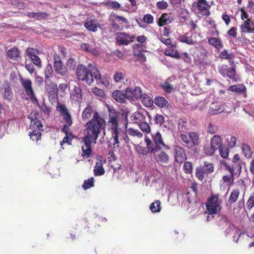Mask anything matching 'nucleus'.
<instances>
[{
  "label": "nucleus",
  "instance_id": "c03bdc74",
  "mask_svg": "<svg viewBox=\"0 0 254 254\" xmlns=\"http://www.w3.org/2000/svg\"><path fill=\"white\" fill-rule=\"evenodd\" d=\"M160 205V201L159 200H156L155 202L151 203L149 206L150 209L153 213L159 212L161 209Z\"/></svg>",
  "mask_w": 254,
  "mask_h": 254
},
{
  "label": "nucleus",
  "instance_id": "5fc2aeb1",
  "mask_svg": "<svg viewBox=\"0 0 254 254\" xmlns=\"http://www.w3.org/2000/svg\"><path fill=\"white\" fill-rule=\"evenodd\" d=\"M196 177L200 181H202L204 178L206 174L203 171L200 167H197L195 171Z\"/></svg>",
  "mask_w": 254,
  "mask_h": 254
},
{
  "label": "nucleus",
  "instance_id": "aec40b11",
  "mask_svg": "<svg viewBox=\"0 0 254 254\" xmlns=\"http://www.w3.org/2000/svg\"><path fill=\"white\" fill-rule=\"evenodd\" d=\"M156 162L158 164H166L169 160V155L164 151H161L154 157Z\"/></svg>",
  "mask_w": 254,
  "mask_h": 254
},
{
  "label": "nucleus",
  "instance_id": "f03ea898",
  "mask_svg": "<svg viewBox=\"0 0 254 254\" xmlns=\"http://www.w3.org/2000/svg\"><path fill=\"white\" fill-rule=\"evenodd\" d=\"M76 73L78 80L86 81L88 85L91 84L96 80H99L106 87L109 85V79L106 77H101L98 68L93 65L89 64L88 67L82 64L78 65Z\"/></svg>",
  "mask_w": 254,
  "mask_h": 254
},
{
  "label": "nucleus",
  "instance_id": "3c124183",
  "mask_svg": "<svg viewBox=\"0 0 254 254\" xmlns=\"http://www.w3.org/2000/svg\"><path fill=\"white\" fill-rule=\"evenodd\" d=\"M94 178L92 177L87 180H85L83 184L82 185V188L84 190H87L93 187L94 185Z\"/></svg>",
  "mask_w": 254,
  "mask_h": 254
},
{
  "label": "nucleus",
  "instance_id": "473e14b6",
  "mask_svg": "<svg viewBox=\"0 0 254 254\" xmlns=\"http://www.w3.org/2000/svg\"><path fill=\"white\" fill-rule=\"evenodd\" d=\"M145 119V117L141 112H135L131 117V121L135 124H140Z\"/></svg>",
  "mask_w": 254,
  "mask_h": 254
},
{
  "label": "nucleus",
  "instance_id": "7ed1b4c3",
  "mask_svg": "<svg viewBox=\"0 0 254 254\" xmlns=\"http://www.w3.org/2000/svg\"><path fill=\"white\" fill-rule=\"evenodd\" d=\"M152 141L147 135L145 136L144 141L146 143L147 149L151 153L155 154L161 149V146L167 149H170L168 146L166 145L163 140L160 132L157 131L155 134H151Z\"/></svg>",
  "mask_w": 254,
  "mask_h": 254
},
{
  "label": "nucleus",
  "instance_id": "680f3d73",
  "mask_svg": "<svg viewBox=\"0 0 254 254\" xmlns=\"http://www.w3.org/2000/svg\"><path fill=\"white\" fill-rule=\"evenodd\" d=\"M254 206V192L252 194L247 202V207L251 210Z\"/></svg>",
  "mask_w": 254,
  "mask_h": 254
},
{
  "label": "nucleus",
  "instance_id": "f3484780",
  "mask_svg": "<svg viewBox=\"0 0 254 254\" xmlns=\"http://www.w3.org/2000/svg\"><path fill=\"white\" fill-rule=\"evenodd\" d=\"M175 151V161L179 163H183L186 159L187 156L184 149L178 145L173 147Z\"/></svg>",
  "mask_w": 254,
  "mask_h": 254
},
{
  "label": "nucleus",
  "instance_id": "20e7f679",
  "mask_svg": "<svg viewBox=\"0 0 254 254\" xmlns=\"http://www.w3.org/2000/svg\"><path fill=\"white\" fill-rule=\"evenodd\" d=\"M38 116L37 114L31 113L28 118L31 121L30 126V129L31 131L29 132L30 138L38 143V141L41 139V133L43 130V126L37 118Z\"/></svg>",
  "mask_w": 254,
  "mask_h": 254
},
{
  "label": "nucleus",
  "instance_id": "cd10ccee",
  "mask_svg": "<svg viewBox=\"0 0 254 254\" xmlns=\"http://www.w3.org/2000/svg\"><path fill=\"white\" fill-rule=\"evenodd\" d=\"M172 21L171 17L166 13L162 14L158 20L157 24L159 26L170 23Z\"/></svg>",
  "mask_w": 254,
  "mask_h": 254
},
{
  "label": "nucleus",
  "instance_id": "e2e57ef3",
  "mask_svg": "<svg viewBox=\"0 0 254 254\" xmlns=\"http://www.w3.org/2000/svg\"><path fill=\"white\" fill-rule=\"evenodd\" d=\"M53 68L52 65L50 64H47L45 69V79H48L51 76Z\"/></svg>",
  "mask_w": 254,
  "mask_h": 254
},
{
  "label": "nucleus",
  "instance_id": "9d476101",
  "mask_svg": "<svg viewBox=\"0 0 254 254\" xmlns=\"http://www.w3.org/2000/svg\"><path fill=\"white\" fill-rule=\"evenodd\" d=\"M220 73L224 77H228L234 81H238L239 78L237 76L236 70L234 67H228L226 65H222L218 67Z\"/></svg>",
  "mask_w": 254,
  "mask_h": 254
},
{
  "label": "nucleus",
  "instance_id": "f704fd0d",
  "mask_svg": "<svg viewBox=\"0 0 254 254\" xmlns=\"http://www.w3.org/2000/svg\"><path fill=\"white\" fill-rule=\"evenodd\" d=\"M221 139L219 135H214L211 139L210 145L216 150L219 148L221 145Z\"/></svg>",
  "mask_w": 254,
  "mask_h": 254
},
{
  "label": "nucleus",
  "instance_id": "0e129e2a",
  "mask_svg": "<svg viewBox=\"0 0 254 254\" xmlns=\"http://www.w3.org/2000/svg\"><path fill=\"white\" fill-rule=\"evenodd\" d=\"M155 124L156 125H161L164 121V117L159 114H157L154 118Z\"/></svg>",
  "mask_w": 254,
  "mask_h": 254
},
{
  "label": "nucleus",
  "instance_id": "39448f33",
  "mask_svg": "<svg viewBox=\"0 0 254 254\" xmlns=\"http://www.w3.org/2000/svg\"><path fill=\"white\" fill-rule=\"evenodd\" d=\"M109 19L112 28L116 31H122L125 28H130L129 22L125 17L112 13Z\"/></svg>",
  "mask_w": 254,
  "mask_h": 254
},
{
  "label": "nucleus",
  "instance_id": "72a5a7b5",
  "mask_svg": "<svg viewBox=\"0 0 254 254\" xmlns=\"http://www.w3.org/2000/svg\"><path fill=\"white\" fill-rule=\"evenodd\" d=\"M230 223V221L226 216L221 215L218 216L217 224L222 229L226 228Z\"/></svg>",
  "mask_w": 254,
  "mask_h": 254
},
{
  "label": "nucleus",
  "instance_id": "a18cd8bd",
  "mask_svg": "<svg viewBox=\"0 0 254 254\" xmlns=\"http://www.w3.org/2000/svg\"><path fill=\"white\" fill-rule=\"evenodd\" d=\"M81 48L83 50H84L85 51L91 53L93 54H97V50L92 45L87 43H82L81 45Z\"/></svg>",
  "mask_w": 254,
  "mask_h": 254
},
{
  "label": "nucleus",
  "instance_id": "393cba45",
  "mask_svg": "<svg viewBox=\"0 0 254 254\" xmlns=\"http://www.w3.org/2000/svg\"><path fill=\"white\" fill-rule=\"evenodd\" d=\"M112 96L114 99L119 103H124L126 101V93L125 94L123 91L120 90L115 91L113 94Z\"/></svg>",
  "mask_w": 254,
  "mask_h": 254
},
{
  "label": "nucleus",
  "instance_id": "0eeeda50",
  "mask_svg": "<svg viewBox=\"0 0 254 254\" xmlns=\"http://www.w3.org/2000/svg\"><path fill=\"white\" fill-rule=\"evenodd\" d=\"M116 41L117 44L120 45H128L130 43L133 42L135 38L134 35L125 32H120L116 34Z\"/></svg>",
  "mask_w": 254,
  "mask_h": 254
},
{
  "label": "nucleus",
  "instance_id": "e433bc0d",
  "mask_svg": "<svg viewBox=\"0 0 254 254\" xmlns=\"http://www.w3.org/2000/svg\"><path fill=\"white\" fill-rule=\"evenodd\" d=\"M208 43L210 45L213 46L217 49H220L223 47V45L220 39L217 38L212 37L209 38L208 39Z\"/></svg>",
  "mask_w": 254,
  "mask_h": 254
},
{
  "label": "nucleus",
  "instance_id": "4d7b16f0",
  "mask_svg": "<svg viewBox=\"0 0 254 254\" xmlns=\"http://www.w3.org/2000/svg\"><path fill=\"white\" fill-rule=\"evenodd\" d=\"M39 107L40 108L41 111L45 114L47 115H49L50 114L51 110L50 108L48 107L46 105L44 101H43V102L40 105H39Z\"/></svg>",
  "mask_w": 254,
  "mask_h": 254
},
{
  "label": "nucleus",
  "instance_id": "a878e982",
  "mask_svg": "<svg viewBox=\"0 0 254 254\" xmlns=\"http://www.w3.org/2000/svg\"><path fill=\"white\" fill-rule=\"evenodd\" d=\"M97 25L96 21L91 19H87L86 21L84 23L85 27L89 31L92 32H95L97 29Z\"/></svg>",
  "mask_w": 254,
  "mask_h": 254
},
{
  "label": "nucleus",
  "instance_id": "7c9ffc66",
  "mask_svg": "<svg viewBox=\"0 0 254 254\" xmlns=\"http://www.w3.org/2000/svg\"><path fill=\"white\" fill-rule=\"evenodd\" d=\"M142 102V103L147 107H151L153 103V101L151 97L145 94H142V95L139 98Z\"/></svg>",
  "mask_w": 254,
  "mask_h": 254
},
{
  "label": "nucleus",
  "instance_id": "f257e3e1",
  "mask_svg": "<svg viewBox=\"0 0 254 254\" xmlns=\"http://www.w3.org/2000/svg\"><path fill=\"white\" fill-rule=\"evenodd\" d=\"M105 124V120L96 113L91 120L86 123L84 136L82 137L84 145L82 146V156L83 157L88 158L92 154L91 146L96 144L101 129Z\"/></svg>",
  "mask_w": 254,
  "mask_h": 254
},
{
  "label": "nucleus",
  "instance_id": "de8ad7c7",
  "mask_svg": "<svg viewBox=\"0 0 254 254\" xmlns=\"http://www.w3.org/2000/svg\"><path fill=\"white\" fill-rule=\"evenodd\" d=\"M181 139L183 142H184L186 146L189 148H191V144L192 143H190V133H189V135H186V134H181L180 135Z\"/></svg>",
  "mask_w": 254,
  "mask_h": 254
},
{
  "label": "nucleus",
  "instance_id": "8fccbe9b",
  "mask_svg": "<svg viewBox=\"0 0 254 254\" xmlns=\"http://www.w3.org/2000/svg\"><path fill=\"white\" fill-rule=\"evenodd\" d=\"M48 91L49 97L51 98H55L57 96V87L55 84H52L50 90L47 88Z\"/></svg>",
  "mask_w": 254,
  "mask_h": 254
},
{
  "label": "nucleus",
  "instance_id": "c756f323",
  "mask_svg": "<svg viewBox=\"0 0 254 254\" xmlns=\"http://www.w3.org/2000/svg\"><path fill=\"white\" fill-rule=\"evenodd\" d=\"M191 35V33H188L185 35L180 36L178 39L181 42L185 43L189 45H192L194 43V42L192 39Z\"/></svg>",
  "mask_w": 254,
  "mask_h": 254
},
{
  "label": "nucleus",
  "instance_id": "4468645a",
  "mask_svg": "<svg viewBox=\"0 0 254 254\" xmlns=\"http://www.w3.org/2000/svg\"><path fill=\"white\" fill-rule=\"evenodd\" d=\"M240 28L242 36L245 33H254V21L251 19H247L240 25Z\"/></svg>",
  "mask_w": 254,
  "mask_h": 254
},
{
  "label": "nucleus",
  "instance_id": "a211bd4d",
  "mask_svg": "<svg viewBox=\"0 0 254 254\" xmlns=\"http://www.w3.org/2000/svg\"><path fill=\"white\" fill-rule=\"evenodd\" d=\"M81 90L79 86H74L73 90L70 93V99L72 102L79 103L82 100Z\"/></svg>",
  "mask_w": 254,
  "mask_h": 254
},
{
  "label": "nucleus",
  "instance_id": "b1692460",
  "mask_svg": "<svg viewBox=\"0 0 254 254\" xmlns=\"http://www.w3.org/2000/svg\"><path fill=\"white\" fill-rule=\"evenodd\" d=\"M197 6L199 10L203 12L202 15L206 16L209 15L210 12L208 10L209 5L205 0H198Z\"/></svg>",
  "mask_w": 254,
  "mask_h": 254
},
{
  "label": "nucleus",
  "instance_id": "864d4df0",
  "mask_svg": "<svg viewBox=\"0 0 254 254\" xmlns=\"http://www.w3.org/2000/svg\"><path fill=\"white\" fill-rule=\"evenodd\" d=\"M92 91L94 94L98 97L103 98L105 96V93L103 90L100 89L97 87H94L92 89Z\"/></svg>",
  "mask_w": 254,
  "mask_h": 254
},
{
  "label": "nucleus",
  "instance_id": "bb28decb",
  "mask_svg": "<svg viewBox=\"0 0 254 254\" xmlns=\"http://www.w3.org/2000/svg\"><path fill=\"white\" fill-rule=\"evenodd\" d=\"M103 164V161L101 160L96 162L94 169V174L95 176H101L105 173Z\"/></svg>",
  "mask_w": 254,
  "mask_h": 254
},
{
  "label": "nucleus",
  "instance_id": "4be33fe9",
  "mask_svg": "<svg viewBox=\"0 0 254 254\" xmlns=\"http://www.w3.org/2000/svg\"><path fill=\"white\" fill-rule=\"evenodd\" d=\"M95 113L98 114L96 111H94L93 108L88 105L82 112V118L83 120H87L94 116Z\"/></svg>",
  "mask_w": 254,
  "mask_h": 254
},
{
  "label": "nucleus",
  "instance_id": "58836bf2",
  "mask_svg": "<svg viewBox=\"0 0 254 254\" xmlns=\"http://www.w3.org/2000/svg\"><path fill=\"white\" fill-rule=\"evenodd\" d=\"M190 143H192L191 148L194 146L197 145L199 143V135L197 133L194 131L190 132Z\"/></svg>",
  "mask_w": 254,
  "mask_h": 254
},
{
  "label": "nucleus",
  "instance_id": "37998d69",
  "mask_svg": "<svg viewBox=\"0 0 254 254\" xmlns=\"http://www.w3.org/2000/svg\"><path fill=\"white\" fill-rule=\"evenodd\" d=\"M241 149L246 158H250L252 157L253 153L251 147L249 145L245 143L242 144Z\"/></svg>",
  "mask_w": 254,
  "mask_h": 254
},
{
  "label": "nucleus",
  "instance_id": "c9c22d12",
  "mask_svg": "<svg viewBox=\"0 0 254 254\" xmlns=\"http://www.w3.org/2000/svg\"><path fill=\"white\" fill-rule=\"evenodd\" d=\"M154 103L156 106L159 107H167L168 105V101L163 97H156L154 99Z\"/></svg>",
  "mask_w": 254,
  "mask_h": 254
},
{
  "label": "nucleus",
  "instance_id": "338daca9",
  "mask_svg": "<svg viewBox=\"0 0 254 254\" xmlns=\"http://www.w3.org/2000/svg\"><path fill=\"white\" fill-rule=\"evenodd\" d=\"M165 54L166 56H169L171 57H174L176 58H180L181 56L178 52L173 51L169 50L168 51H166L165 52Z\"/></svg>",
  "mask_w": 254,
  "mask_h": 254
},
{
  "label": "nucleus",
  "instance_id": "412c9836",
  "mask_svg": "<svg viewBox=\"0 0 254 254\" xmlns=\"http://www.w3.org/2000/svg\"><path fill=\"white\" fill-rule=\"evenodd\" d=\"M2 86V97L4 99L9 101L13 96L10 84L8 82H5L3 84Z\"/></svg>",
  "mask_w": 254,
  "mask_h": 254
},
{
  "label": "nucleus",
  "instance_id": "09e8293b",
  "mask_svg": "<svg viewBox=\"0 0 254 254\" xmlns=\"http://www.w3.org/2000/svg\"><path fill=\"white\" fill-rule=\"evenodd\" d=\"M140 129L144 132L149 133L151 131V128L149 125L145 122L140 123L139 125Z\"/></svg>",
  "mask_w": 254,
  "mask_h": 254
},
{
  "label": "nucleus",
  "instance_id": "dca6fc26",
  "mask_svg": "<svg viewBox=\"0 0 254 254\" xmlns=\"http://www.w3.org/2000/svg\"><path fill=\"white\" fill-rule=\"evenodd\" d=\"M109 129L111 131V137L110 139L111 140H113V145H116L117 147H119L120 140H122V129L120 127L111 128H109ZM115 147H116V146H115Z\"/></svg>",
  "mask_w": 254,
  "mask_h": 254
},
{
  "label": "nucleus",
  "instance_id": "2f4dec72",
  "mask_svg": "<svg viewBox=\"0 0 254 254\" xmlns=\"http://www.w3.org/2000/svg\"><path fill=\"white\" fill-rule=\"evenodd\" d=\"M20 53L16 48H12L7 52V57L12 60H16L19 57Z\"/></svg>",
  "mask_w": 254,
  "mask_h": 254
},
{
  "label": "nucleus",
  "instance_id": "79ce46f5",
  "mask_svg": "<svg viewBox=\"0 0 254 254\" xmlns=\"http://www.w3.org/2000/svg\"><path fill=\"white\" fill-rule=\"evenodd\" d=\"M170 81L171 79L168 78L166 81L162 83L161 85L162 89L168 93H171L174 88L173 86L170 83Z\"/></svg>",
  "mask_w": 254,
  "mask_h": 254
},
{
  "label": "nucleus",
  "instance_id": "a19ab883",
  "mask_svg": "<svg viewBox=\"0 0 254 254\" xmlns=\"http://www.w3.org/2000/svg\"><path fill=\"white\" fill-rule=\"evenodd\" d=\"M127 132L130 136L137 137L138 138H142L143 136V134L138 129H134L131 127H129L127 129Z\"/></svg>",
  "mask_w": 254,
  "mask_h": 254
},
{
  "label": "nucleus",
  "instance_id": "ddd939ff",
  "mask_svg": "<svg viewBox=\"0 0 254 254\" xmlns=\"http://www.w3.org/2000/svg\"><path fill=\"white\" fill-rule=\"evenodd\" d=\"M225 234L226 235L230 234H233V241L236 243H238L239 238L242 234H244V232L242 233L240 232L238 228L235 227L233 224L230 223L226 227L225 230Z\"/></svg>",
  "mask_w": 254,
  "mask_h": 254
},
{
  "label": "nucleus",
  "instance_id": "6e6d98bb",
  "mask_svg": "<svg viewBox=\"0 0 254 254\" xmlns=\"http://www.w3.org/2000/svg\"><path fill=\"white\" fill-rule=\"evenodd\" d=\"M219 149L220 156L223 158H227L229 155V150L228 148L226 146L221 145Z\"/></svg>",
  "mask_w": 254,
  "mask_h": 254
},
{
  "label": "nucleus",
  "instance_id": "69168bd1",
  "mask_svg": "<svg viewBox=\"0 0 254 254\" xmlns=\"http://www.w3.org/2000/svg\"><path fill=\"white\" fill-rule=\"evenodd\" d=\"M235 176H232L231 174L229 176H224L222 178V181L227 185H231L233 182V178Z\"/></svg>",
  "mask_w": 254,
  "mask_h": 254
},
{
  "label": "nucleus",
  "instance_id": "1a4fd4ad",
  "mask_svg": "<svg viewBox=\"0 0 254 254\" xmlns=\"http://www.w3.org/2000/svg\"><path fill=\"white\" fill-rule=\"evenodd\" d=\"M57 110L63 116L65 124L62 130L64 131L67 127L70 126L72 124L71 116L66 106L63 104H59L57 107Z\"/></svg>",
  "mask_w": 254,
  "mask_h": 254
},
{
  "label": "nucleus",
  "instance_id": "ea45409f",
  "mask_svg": "<svg viewBox=\"0 0 254 254\" xmlns=\"http://www.w3.org/2000/svg\"><path fill=\"white\" fill-rule=\"evenodd\" d=\"M27 15L31 18H34L36 19H42L45 18L48 16L46 12H29Z\"/></svg>",
  "mask_w": 254,
  "mask_h": 254
},
{
  "label": "nucleus",
  "instance_id": "5701e85b",
  "mask_svg": "<svg viewBox=\"0 0 254 254\" xmlns=\"http://www.w3.org/2000/svg\"><path fill=\"white\" fill-rule=\"evenodd\" d=\"M226 167L232 175L235 177L239 176L242 170L240 163H234L232 166L226 165Z\"/></svg>",
  "mask_w": 254,
  "mask_h": 254
},
{
  "label": "nucleus",
  "instance_id": "bf43d9fd",
  "mask_svg": "<svg viewBox=\"0 0 254 254\" xmlns=\"http://www.w3.org/2000/svg\"><path fill=\"white\" fill-rule=\"evenodd\" d=\"M142 20L147 24H152L154 21V18L152 15L150 14H147L144 15Z\"/></svg>",
  "mask_w": 254,
  "mask_h": 254
},
{
  "label": "nucleus",
  "instance_id": "6ab92c4d",
  "mask_svg": "<svg viewBox=\"0 0 254 254\" xmlns=\"http://www.w3.org/2000/svg\"><path fill=\"white\" fill-rule=\"evenodd\" d=\"M225 105L218 102L212 103L209 108V114L215 115L223 112L225 110Z\"/></svg>",
  "mask_w": 254,
  "mask_h": 254
},
{
  "label": "nucleus",
  "instance_id": "13d9d810",
  "mask_svg": "<svg viewBox=\"0 0 254 254\" xmlns=\"http://www.w3.org/2000/svg\"><path fill=\"white\" fill-rule=\"evenodd\" d=\"M220 57L225 60H231L233 59V56L232 54H229L227 50H224L221 52Z\"/></svg>",
  "mask_w": 254,
  "mask_h": 254
},
{
  "label": "nucleus",
  "instance_id": "423d86ee",
  "mask_svg": "<svg viewBox=\"0 0 254 254\" xmlns=\"http://www.w3.org/2000/svg\"><path fill=\"white\" fill-rule=\"evenodd\" d=\"M221 201L219 199L218 195L213 196L210 198L206 203V207L208 212L207 220L213 217V214H217L221 209L220 203Z\"/></svg>",
  "mask_w": 254,
  "mask_h": 254
},
{
  "label": "nucleus",
  "instance_id": "2eb2a0df",
  "mask_svg": "<svg viewBox=\"0 0 254 254\" xmlns=\"http://www.w3.org/2000/svg\"><path fill=\"white\" fill-rule=\"evenodd\" d=\"M142 95L140 87H135L134 89L127 87L126 90V96L127 99L132 101L134 99H139Z\"/></svg>",
  "mask_w": 254,
  "mask_h": 254
},
{
  "label": "nucleus",
  "instance_id": "49530a36",
  "mask_svg": "<svg viewBox=\"0 0 254 254\" xmlns=\"http://www.w3.org/2000/svg\"><path fill=\"white\" fill-rule=\"evenodd\" d=\"M239 195V191L237 190H234L231 192L229 196L228 202L230 204L234 203L236 201Z\"/></svg>",
  "mask_w": 254,
  "mask_h": 254
},
{
  "label": "nucleus",
  "instance_id": "9b49d317",
  "mask_svg": "<svg viewBox=\"0 0 254 254\" xmlns=\"http://www.w3.org/2000/svg\"><path fill=\"white\" fill-rule=\"evenodd\" d=\"M109 119L108 122L109 128L119 127V115L113 108L108 107Z\"/></svg>",
  "mask_w": 254,
  "mask_h": 254
},
{
  "label": "nucleus",
  "instance_id": "f8f14e48",
  "mask_svg": "<svg viewBox=\"0 0 254 254\" xmlns=\"http://www.w3.org/2000/svg\"><path fill=\"white\" fill-rule=\"evenodd\" d=\"M54 67L56 73L62 76L66 75L67 73V68L62 63L59 56L55 54L54 56Z\"/></svg>",
  "mask_w": 254,
  "mask_h": 254
},
{
  "label": "nucleus",
  "instance_id": "6e6552de",
  "mask_svg": "<svg viewBox=\"0 0 254 254\" xmlns=\"http://www.w3.org/2000/svg\"><path fill=\"white\" fill-rule=\"evenodd\" d=\"M19 81L22 87L24 88L27 96L30 97L31 100L38 104V100L35 96L34 92L32 86V81L27 78L21 77Z\"/></svg>",
  "mask_w": 254,
  "mask_h": 254
},
{
  "label": "nucleus",
  "instance_id": "052dcab7",
  "mask_svg": "<svg viewBox=\"0 0 254 254\" xmlns=\"http://www.w3.org/2000/svg\"><path fill=\"white\" fill-rule=\"evenodd\" d=\"M146 149L147 148H146L139 145H137L135 147V149L138 153L142 155H146L148 154V150L147 151Z\"/></svg>",
  "mask_w": 254,
  "mask_h": 254
},
{
  "label": "nucleus",
  "instance_id": "603ef678",
  "mask_svg": "<svg viewBox=\"0 0 254 254\" xmlns=\"http://www.w3.org/2000/svg\"><path fill=\"white\" fill-rule=\"evenodd\" d=\"M124 78V75L123 72L121 71H116L115 73L113 79L115 82H121Z\"/></svg>",
  "mask_w": 254,
  "mask_h": 254
},
{
  "label": "nucleus",
  "instance_id": "774afa93",
  "mask_svg": "<svg viewBox=\"0 0 254 254\" xmlns=\"http://www.w3.org/2000/svg\"><path fill=\"white\" fill-rule=\"evenodd\" d=\"M215 150L216 149L210 145V146H205L204 147V152L206 155H212L214 153Z\"/></svg>",
  "mask_w": 254,
  "mask_h": 254
},
{
  "label": "nucleus",
  "instance_id": "c85d7f7f",
  "mask_svg": "<svg viewBox=\"0 0 254 254\" xmlns=\"http://www.w3.org/2000/svg\"><path fill=\"white\" fill-rule=\"evenodd\" d=\"M229 90L237 93H243L246 91V86L242 84H238L229 87Z\"/></svg>",
  "mask_w": 254,
  "mask_h": 254
},
{
  "label": "nucleus",
  "instance_id": "4c0bfd02",
  "mask_svg": "<svg viewBox=\"0 0 254 254\" xmlns=\"http://www.w3.org/2000/svg\"><path fill=\"white\" fill-rule=\"evenodd\" d=\"M203 171L208 175L209 174L212 173L214 171V165L212 163L204 162L203 166H200Z\"/></svg>",
  "mask_w": 254,
  "mask_h": 254
}]
</instances>
